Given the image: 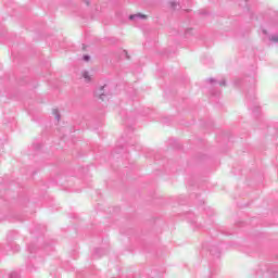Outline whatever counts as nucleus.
<instances>
[{
	"label": "nucleus",
	"instance_id": "nucleus-8",
	"mask_svg": "<svg viewBox=\"0 0 278 278\" xmlns=\"http://www.w3.org/2000/svg\"><path fill=\"white\" fill-rule=\"evenodd\" d=\"M53 114H54L56 121H60V112L58 111V109L53 110Z\"/></svg>",
	"mask_w": 278,
	"mask_h": 278
},
{
	"label": "nucleus",
	"instance_id": "nucleus-4",
	"mask_svg": "<svg viewBox=\"0 0 278 278\" xmlns=\"http://www.w3.org/2000/svg\"><path fill=\"white\" fill-rule=\"evenodd\" d=\"M170 7L173 10H179V8H181V4H179V0H175L170 2Z\"/></svg>",
	"mask_w": 278,
	"mask_h": 278
},
{
	"label": "nucleus",
	"instance_id": "nucleus-5",
	"mask_svg": "<svg viewBox=\"0 0 278 278\" xmlns=\"http://www.w3.org/2000/svg\"><path fill=\"white\" fill-rule=\"evenodd\" d=\"M83 77H84L85 81H87V83L90 81V79H91L90 74L88 72H84Z\"/></svg>",
	"mask_w": 278,
	"mask_h": 278
},
{
	"label": "nucleus",
	"instance_id": "nucleus-1",
	"mask_svg": "<svg viewBox=\"0 0 278 278\" xmlns=\"http://www.w3.org/2000/svg\"><path fill=\"white\" fill-rule=\"evenodd\" d=\"M105 90H108L106 85L100 87L99 89L96 90V97H99V99H101V101H105V97H108V94H109L105 92Z\"/></svg>",
	"mask_w": 278,
	"mask_h": 278
},
{
	"label": "nucleus",
	"instance_id": "nucleus-9",
	"mask_svg": "<svg viewBox=\"0 0 278 278\" xmlns=\"http://www.w3.org/2000/svg\"><path fill=\"white\" fill-rule=\"evenodd\" d=\"M10 278H18V274L13 271L10 274Z\"/></svg>",
	"mask_w": 278,
	"mask_h": 278
},
{
	"label": "nucleus",
	"instance_id": "nucleus-12",
	"mask_svg": "<svg viewBox=\"0 0 278 278\" xmlns=\"http://www.w3.org/2000/svg\"><path fill=\"white\" fill-rule=\"evenodd\" d=\"M124 53H125L127 60H129V55H127V51H124Z\"/></svg>",
	"mask_w": 278,
	"mask_h": 278
},
{
	"label": "nucleus",
	"instance_id": "nucleus-11",
	"mask_svg": "<svg viewBox=\"0 0 278 278\" xmlns=\"http://www.w3.org/2000/svg\"><path fill=\"white\" fill-rule=\"evenodd\" d=\"M252 112H260V106L257 104H254V110L252 109Z\"/></svg>",
	"mask_w": 278,
	"mask_h": 278
},
{
	"label": "nucleus",
	"instance_id": "nucleus-10",
	"mask_svg": "<svg viewBox=\"0 0 278 278\" xmlns=\"http://www.w3.org/2000/svg\"><path fill=\"white\" fill-rule=\"evenodd\" d=\"M83 60H84L85 62H89V61H90V55H84V56H83Z\"/></svg>",
	"mask_w": 278,
	"mask_h": 278
},
{
	"label": "nucleus",
	"instance_id": "nucleus-6",
	"mask_svg": "<svg viewBox=\"0 0 278 278\" xmlns=\"http://www.w3.org/2000/svg\"><path fill=\"white\" fill-rule=\"evenodd\" d=\"M269 40H270L271 42H278V35H271V36L269 37Z\"/></svg>",
	"mask_w": 278,
	"mask_h": 278
},
{
	"label": "nucleus",
	"instance_id": "nucleus-13",
	"mask_svg": "<svg viewBox=\"0 0 278 278\" xmlns=\"http://www.w3.org/2000/svg\"><path fill=\"white\" fill-rule=\"evenodd\" d=\"M16 251H21V247L16 245L15 247Z\"/></svg>",
	"mask_w": 278,
	"mask_h": 278
},
{
	"label": "nucleus",
	"instance_id": "nucleus-14",
	"mask_svg": "<svg viewBox=\"0 0 278 278\" xmlns=\"http://www.w3.org/2000/svg\"><path fill=\"white\" fill-rule=\"evenodd\" d=\"M96 253L97 254L101 253V249L96 250Z\"/></svg>",
	"mask_w": 278,
	"mask_h": 278
},
{
	"label": "nucleus",
	"instance_id": "nucleus-7",
	"mask_svg": "<svg viewBox=\"0 0 278 278\" xmlns=\"http://www.w3.org/2000/svg\"><path fill=\"white\" fill-rule=\"evenodd\" d=\"M210 251H211V253H212L213 255H218V254L220 253L219 250L216 252V247L211 248Z\"/></svg>",
	"mask_w": 278,
	"mask_h": 278
},
{
	"label": "nucleus",
	"instance_id": "nucleus-15",
	"mask_svg": "<svg viewBox=\"0 0 278 278\" xmlns=\"http://www.w3.org/2000/svg\"><path fill=\"white\" fill-rule=\"evenodd\" d=\"M249 108H250V110H252V108H253V104H252V103H250V104H249Z\"/></svg>",
	"mask_w": 278,
	"mask_h": 278
},
{
	"label": "nucleus",
	"instance_id": "nucleus-2",
	"mask_svg": "<svg viewBox=\"0 0 278 278\" xmlns=\"http://www.w3.org/2000/svg\"><path fill=\"white\" fill-rule=\"evenodd\" d=\"M208 81H210V84H213L214 86H216L217 84H218V86H227V81L225 79L216 80L214 78H210Z\"/></svg>",
	"mask_w": 278,
	"mask_h": 278
},
{
	"label": "nucleus",
	"instance_id": "nucleus-16",
	"mask_svg": "<svg viewBox=\"0 0 278 278\" xmlns=\"http://www.w3.org/2000/svg\"><path fill=\"white\" fill-rule=\"evenodd\" d=\"M263 34H267L265 29L263 30Z\"/></svg>",
	"mask_w": 278,
	"mask_h": 278
},
{
	"label": "nucleus",
	"instance_id": "nucleus-3",
	"mask_svg": "<svg viewBox=\"0 0 278 278\" xmlns=\"http://www.w3.org/2000/svg\"><path fill=\"white\" fill-rule=\"evenodd\" d=\"M138 18H147V15L141 14V13H137V14H134V15L129 16L130 21H138Z\"/></svg>",
	"mask_w": 278,
	"mask_h": 278
}]
</instances>
